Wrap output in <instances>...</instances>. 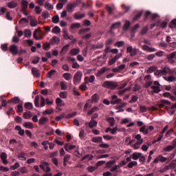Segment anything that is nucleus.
Returning <instances> with one entry per match:
<instances>
[{
  "label": "nucleus",
  "mask_w": 176,
  "mask_h": 176,
  "mask_svg": "<svg viewBox=\"0 0 176 176\" xmlns=\"http://www.w3.org/2000/svg\"><path fill=\"white\" fill-rule=\"evenodd\" d=\"M102 87H107V89H111V90H113L118 87V82H115L113 81H105L103 82Z\"/></svg>",
  "instance_id": "nucleus-4"
},
{
  "label": "nucleus",
  "mask_w": 176,
  "mask_h": 176,
  "mask_svg": "<svg viewBox=\"0 0 176 176\" xmlns=\"http://www.w3.org/2000/svg\"><path fill=\"white\" fill-rule=\"evenodd\" d=\"M114 163H116V161H115V160L109 161V162H107V164H106V167H107V168H111L112 166H113V164H114Z\"/></svg>",
  "instance_id": "nucleus-51"
},
{
  "label": "nucleus",
  "mask_w": 176,
  "mask_h": 176,
  "mask_svg": "<svg viewBox=\"0 0 176 176\" xmlns=\"http://www.w3.org/2000/svg\"><path fill=\"white\" fill-rule=\"evenodd\" d=\"M170 104H171V102H170L168 100H162L159 104L158 106L162 108V107H164V105L168 104L170 105Z\"/></svg>",
  "instance_id": "nucleus-34"
},
{
  "label": "nucleus",
  "mask_w": 176,
  "mask_h": 176,
  "mask_svg": "<svg viewBox=\"0 0 176 176\" xmlns=\"http://www.w3.org/2000/svg\"><path fill=\"white\" fill-rule=\"evenodd\" d=\"M31 27H36L38 25V21L35 19H30Z\"/></svg>",
  "instance_id": "nucleus-38"
},
{
  "label": "nucleus",
  "mask_w": 176,
  "mask_h": 176,
  "mask_svg": "<svg viewBox=\"0 0 176 176\" xmlns=\"http://www.w3.org/2000/svg\"><path fill=\"white\" fill-rule=\"evenodd\" d=\"M79 53H80V47L73 48L70 51L71 56H78V54H79Z\"/></svg>",
  "instance_id": "nucleus-14"
},
{
  "label": "nucleus",
  "mask_w": 176,
  "mask_h": 176,
  "mask_svg": "<svg viewBox=\"0 0 176 176\" xmlns=\"http://www.w3.org/2000/svg\"><path fill=\"white\" fill-rule=\"evenodd\" d=\"M28 1L27 0H22L21 1V10H25L27 8H28Z\"/></svg>",
  "instance_id": "nucleus-22"
},
{
  "label": "nucleus",
  "mask_w": 176,
  "mask_h": 176,
  "mask_svg": "<svg viewBox=\"0 0 176 176\" xmlns=\"http://www.w3.org/2000/svg\"><path fill=\"white\" fill-rule=\"evenodd\" d=\"M32 74L34 78H40L41 77V72H39V69L36 67H32Z\"/></svg>",
  "instance_id": "nucleus-11"
},
{
  "label": "nucleus",
  "mask_w": 176,
  "mask_h": 176,
  "mask_svg": "<svg viewBox=\"0 0 176 176\" xmlns=\"http://www.w3.org/2000/svg\"><path fill=\"white\" fill-rule=\"evenodd\" d=\"M168 168H170V167L167 165H165L164 167L161 168L160 169V173H166V171H167V170H168Z\"/></svg>",
  "instance_id": "nucleus-61"
},
{
  "label": "nucleus",
  "mask_w": 176,
  "mask_h": 176,
  "mask_svg": "<svg viewBox=\"0 0 176 176\" xmlns=\"http://www.w3.org/2000/svg\"><path fill=\"white\" fill-rule=\"evenodd\" d=\"M63 76L65 80H70V79H72V75L69 73H64Z\"/></svg>",
  "instance_id": "nucleus-32"
},
{
  "label": "nucleus",
  "mask_w": 176,
  "mask_h": 176,
  "mask_svg": "<svg viewBox=\"0 0 176 176\" xmlns=\"http://www.w3.org/2000/svg\"><path fill=\"white\" fill-rule=\"evenodd\" d=\"M16 6H17V3L16 1H11L8 3V8L10 9H14Z\"/></svg>",
  "instance_id": "nucleus-33"
},
{
  "label": "nucleus",
  "mask_w": 176,
  "mask_h": 176,
  "mask_svg": "<svg viewBox=\"0 0 176 176\" xmlns=\"http://www.w3.org/2000/svg\"><path fill=\"white\" fill-rule=\"evenodd\" d=\"M80 28V23H75L71 25L70 28L72 30H74V28Z\"/></svg>",
  "instance_id": "nucleus-54"
},
{
  "label": "nucleus",
  "mask_w": 176,
  "mask_h": 176,
  "mask_svg": "<svg viewBox=\"0 0 176 176\" xmlns=\"http://www.w3.org/2000/svg\"><path fill=\"white\" fill-rule=\"evenodd\" d=\"M140 132L142 133L144 135L149 134V130L146 126H143L140 128Z\"/></svg>",
  "instance_id": "nucleus-20"
},
{
  "label": "nucleus",
  "mask_w": 176,
  "mask_h": 176,
  "mask_svg": "<svg viewBox=\"0 0 176 176\" xmlns=\"http://www.w3.org/2000/svg\"><path fill=\"white\" fill-rule=\"evenodd\" d=\"M18 157L20 160H27V157H25V154L24 153H19Z\"/></svg>",
  "instance_id": "nucleus-49"
},
{
  "label": "nucleus",
  "mask_w": 176,
  "mask_h": 176,
  "mask_svg": "<svg viewBox=\"0 0 176 176\" xmlns=\"http://www.w3.org/2000/svg\"><path fill=\"white\" fill-rule=\"evenodd\" d=\"M10 52L13 56H17V54H19V47L16 45H10Z\"/></svg>",
  "instance_id": "nucleus-10"
},
{
  "label": "nucleus",
  "mask_w": 176,
  "mask_h": 176,
  "mask_svg": "<svg viewBox=\"0 0 176 176\" xmlns=\"http://www.w3.org/2000/svg\"><path fill=\"white\" fill-rule=\"evenodd\" d=\"M152 72H154V75L157 78H161V76H166V75H173V74L176 75V69L173 71L168 66H165L162 69H157V67L153 65L147 69V74H152Z\"/></svg>",
  "instance_id": "nucleus-1"
},
{
  "label": "nucleus",
  "mask_w": 176,
  "mask_h": 176,
  "mask_svg": "<svg viewBox=\"0 0 176 176\" xmlns=\"http://www.w3.org/2000/svg\"><path fill=\"white\" fill-rule=\"evenodd\" d=\"M93 157H94V156L93 155H85L82 158V160H86L87 159H88V160H92Z\"/></svg>",
  "instance_id": "nucleus-62"
},
{
  "label": "nucleus",
  "mask_w": 176,
  "mask_h": 176,
  "mask_svg": "<svg viewBox=\"0 0 176 176\" xmlns=\"http://www.w3.org/2000/svg\"><path fill=\"white\" fill-rule=\"evenodd\" d=\"M130 28V21H126L124 25L123 30L124 31H127Z\"/></svg>",
  "instance_id": "nucleus-50"
},
{
  "label": "nucleus",
  "mask_w": 176,
  "mask_h": 176,
  "mask_svg": "<svg viewBox=\"0 0 176 176\" xmlns=\"http://www.w3.org/2000/svg\"><path fill=\"white\" fill-rule=\"evenodd\" d=\"M54 112V109H47V110H45L44 111H43V115H52V113H53Z\"/></svg>",
  "instance_id": "nucleus-41"
},
{
  "label": "nucleus",
  "mask_w": 176,
  "mask_h": 176,
  "mask_svg": "<svg viewBox=\"0 0 176 176\" xmlns=\"http://www.w3.org/2000/svg\"><path fill=\"white\" fill-rule=\"evenodd\" d=\"M0 157L3 164H8V155L6 153H2L0 155Z\"/></svg>",
  "instance_id": "nucleus-16"
},
{
  "label": "nucleus",
  "mask_w": 176,
  "mask_h": 176,
  "mask_svg": "<svg viewBox=\"0 0 176 176\" xmlns=\"http://www.w3.org/2000/svg\"><path fill=\"white\" fill-rule=\"evenodd\" d=\"M83 17H85V14L83 13L80 14L79 12H77L74 14V19L76 20H80V19H83Z\"/></svg>",
  "instance_id": "nucleus-28"
},
{
  "label": "nucleus",
  "mask_w": 176,
  "mask_h": 176,
  "mask_svg": "<svg viewBox=\"0 0 176 176\" xmlns=\"http://www.w3.org/2000/svg\"><path fill=\"white\" fill-rule=\"evenodd\" d=\"M107 122H109L110 126H113L115 125V118L113 117H107Z\"/></svg>",
  "instance_id": "nucleus-31"
},
{
  "label": "nucleus",
  "mask_w": 176,
  "mask_h": 176,
  "mask_svg": "<svg viewBox=\"0 0 176 176\" xmlns=\"http://www.w3.org/2000/svg\"><path fill=\"white\" fill-rule=\"evenodd\" d=\"M85 80L86 82H89V83H93V82L96 80V76L92 75L90 77H86Z\"/></svg>",
  "instance_id": "nucleus-35"
},
{
  "label": "nucleus",
  "mask_w": 176,
  "mask_h": 176,
  "mask_svg": "<svg viewBox=\"0 0 176 176\" xmlns=\"http://www.w3.org/2000/svg\"><path fill=\"white\" fill-rule=\"evenodd\" d=\"M60 87L62 90H67L68 86L67 85V82H60Z\"/></svg>",
  "instance_id": "nucleus-60"
},
{
  "label": "nucleus",
  "mask_w": 176,
  "mask_h": 176,
  "mask_svg": "<svg viewBox=\"0 0 176 176\" xmlns=\"http://www.w3.org/2000/svg\"><path fill=\"white\" fill-rule=\"evenodd\" d=\"M144 80L146 81V87H149L152 85V76L147 75L144 78Z\"/></svg>",
  "instance_id": "nucleus-12"
},
{
  "label": "nucleus",
  "mask_w": 176,
  "mask_h": 176,
  "mask_svg": "<svg viewBox=\"0 0 176 176\" xmlns=\"http://www.w3.org/2000/svg\"><path fill=\"white\" fill-rule=\"evenodd\" d=\"M56 104L57 107L64 106V104H63V100H61L60 98H57L56 99Z\"/></svg>",
  "instance_id": "nucleus-40"
},
{
  "label": "nucleus",
  "mask_w": 176,
  "mask_h": 176,
  "mask_svg": "<svg viewBox=\"0 0 176 176\" xmlns=\"http://www.w3.org/2000/svg\"><path fill=\"white\" fill-rule=\"evenodd\" d=\"M67 96H68L67 91H62L59 94V97H60V98L65 99L67 98Z\"/></svg>",
  "instance_id": "nucleus-57"
},
{
  "label": "nucleus",
  "mask_w": 176,
  "mask_h": 176,
  "mask_svg": "<svg viewBox=\"0 0 176 176\" xmlns=\"http://www.w3.org/2000/svg\"><path fill=\"white\" fill-rule=\"evenodd\" d=\"M45 9H47L48 10H52L53 9V6H52V4H50L47 1L45 2Z\"/></svg>",
  "instance_id": "nucleus-59"
},
{
  "label": "nucleus",
  "mask_w": 176,
  "mask_h": 176,
  "mask_svg": "<svg viewBox=\"0 0 176 176\" xmlns=\"http://www.w3.org/2000/svg\"><path fill=\"white\" fill-rule=\"evenodd\" d=\"M122 25V23L120 21L116 22L113 23L111 26V30H113L115 28H119Z\"/></svg>",
  "instance_id": "nucleus-43"
},
{
  "label": "nucleus",
  "mask_w": 176,
  "mask_h": 176,
  "mask_svg": "<svg viewBox=\"0 0 176 176\" xmlns=\"http://www.w3.org/2000/svg\"><path fill=\"white\" fill-rule=\"evenodd\" d=\"M126 52L130 54V56H134L137 55L138 50L135 47L133 48V46H129L126 48Z\"/></svg>",
  "instance_id": "nucleus-8"
},
{
  "label": "nucleus",
  "mask_w": 176,
  "mask_h": 176,
  "mask_svg": "<svg viewBox=\"0 0 176 176\" xmlns=\"http://www.w3.org/2000/svg\"><path fill=\"white\" fill-rule=\"evenodd\" d=\"M125 141L127 143V145H131L133 143L135 142V140H131V138H126Z\"/></svg>",
  "instance_id": "nucleus-58"
},
{
  "label": "nucleus",
  "mask_w": 176,
  "mask_h": 176,
  "mask_svg": "<svg viewBox=\"0 0 176 176\" xmlns=\"http://www.w3.org/2000/svg\"><path fill=\"white\" fill-rule=\"evenodd\" d=\"M99 100H100V96L97 94H94L91 98V102L94 104H96V102H98Z\"/></svg>",
  "instance_id": "nucleus-18"
},
{
  "label": "nucleus",
  "mask_w": 176,
  "mask_h": 176,
  "mask_svg": "<svg viewBox=\"0 0 176 176\" xmlns=\"http://www.w3.org/2000/svg\"><path fill=\"white\" fill-rule=\"evenodd\" d=\"M49 122V118L46 117H42L39 119V124H45Z\"/></svg>",
  "instance_id": "nucleus-30"
},
{
  "label": "nucleus",
  "mask_w": 176,
  "mask_h": 176,
  "mask_svg": "<svg viewBox=\"0 0 176 176\" xmlns=\"http://www.w3.org/2000/svg\"><path fill=\"white\" fill-rule=\"evenodd\" d=\"M52 34H55L56 35H58L60 32H61V29L58 26H55L52 30Z\"/></svg>",
  "instance_id": "nucleus-23"
},
{
  "label": "nucleus",
  "mask_w": 176,
  "mask_h": 176,
  "mask_svg": "<svg viewBox=\"0 0 176 176\" xmlns=\"http://www.w3.org/2000/svg\"><path fill=\"white\" fill-rule=\"evenodd\" d=\"M15 130H17V131H19V135H24V134L25 133L24 129H21V126L19 125L15 126Z\"/></svg>",
  "instance_id": "nucleus-25"
},
{
  "label": "nucleus",
  "mask_w": 176,
  "mask_h": 176,
  "mask_svg": "<svg viewBox=\"0 0 176 176\" xmlns=\"http://www.w3.org/2000/svg\"><path fill=\"white\" fill-rule=\"evenodd\" d=\"M25 109H28V110L32 109V103L31 102L25 103Z\"/></svg>",
  "instance_id": "nucleus-63"
},
{
  "label": "nucleus",
  "mask_w": 176,
  "mask_h": 176,
  "mask_svg": "<svg viewBox=\"0 0 176 176\" xmlns=\"http://www.w3.org/2000/svg\"><path fill=\"white\" fill-rule=\"evenodd\" d=\"M23 35L25 36V38H31V36H32V32L30 30L26 29L23 32Z\"/></svg>",
  "instance_id": "nucleus-24"
},
{
  "label": "nucleus",
  "mask_w": 176,
  "mask_h": 176,
  "mask_svg": "<svg viewBox=\"0 0 176 176\" xmlns=\"http://www.w3.org/2000/svg\"><path fill=\"white\" fill-rule=\"evenodd\" d=\"M75 148H76V146L70 144L69 143L65 144V149L67 152H69V151H72V149H75Z\"/></svg>",
  "instance_id": "nucleus-17"
},
{
  "label": "nucleus",
  "mask_w": 176,
  "mask_h": 176,
  "mask_svg": "<svg viewBox=\"0 0 176 176\" xmlns=\"http://www.w3.org/2000/svg\"><path fill=\"white\" fill-rule=\"evenodd\" d=\"M23 126H24V127H25L26 129H34V124H32L31 122H24V123H23Z\"/></svg>",
  "instance_id": "nucleus-29"
},
{
  "label": "nucleus",
  "mask_w": 176,
  "mask_h": 176,
  "mask_svg": "<svg viewBox=\"0 0 176 176\" xmlns=\"http://www.w3.org/2000/svg\"><path fill=\"white\" fill-rule=\"evenodd\" d=\"M137 164H138V163H137V162L135 161H131V162H129L127 165V167L129 168H133V167H134V166H137Z\"/></svg>",
  "instance_id": "nucleus-44"
},
{
  "label": "nucleus",
  "mask_w": 176,
  "mask_h": 176,
  "mask_svg": "<svg viewBox=\"0 0 176 176\" xmlns=\"http://www.w3.org/2000/svg\"><path fill=\"white\" fill-rule=\"evenodd\" d=\"M141 145H142V144L135 142V143L132 144L131 146L133 149H140V148H141Z\"/></svg>",
  "instance_id": "nucleus-39"
},
{
  "label": "nucleus",
  "mask_w": 176,
  "mask_h": 176,
  "mask_svg": "<svg viewBox=\"0 0 176 176\" xmlns=\"http://www.w3.org/2000/svg\"><path fill=\"white\" fill-rule=\"evenodd\" d=\"M138 28H140V25L136 24L131 30V36L132 37L134 36V33L135 32V31L137 30H138Z\"/></svg>",
  "instance_id": "nucleus-48"
},
{
  "label": "nucleus",
  "mask_w": 176,
  "mask_h": 176,
  "mask_svg": "<svg viewBox=\"0 0 176 176\" xmlns=\"http://www.w3.org/2000/svg\"><path fill=\"white\" fill-rule=\"evenodd\" d=\"M157 25H159L162 28H166L167 27V22L166 21L157 22Z\"/></svg>",
  "instance_id": "nucleus-45"
},
{
  "label": "nucleus",
  "mask_w": 176,
  "mask_h": 176,
  "mask_svg": "<svg viewBox=\"0 0 176 176\" xmlns=\"http://www.w3.org/2000/svg\"><path fill=\"white\" fill-rule=\"evenodd\" d=\"M40 168H41L42 170H43V171H45V173H49L50 172V167H49V163L46 162H42L40 166H39Z\"/></svg>",
  "instance_id": "nucleus-9"
},
{
  "label": "nucleus",
  "mask_w": 176,
  "mask_h": 176,
  "mask_svg": "<svg viewBox=\"0 0 176 176\" xmlns=\"http://www.w3.org/2000/svg\"><path fill=\"white\" fill-rule=\"evenodd\" d=\"M163 78L166 82H168L169 83H171L172 82H175L176 78L174 76H163Z\"/></svg>",
  "instance_id": "nucleus-15"
},
{
  "label": "nucleus",
  "mask_w": 176,
  "mask_h": 176,
  "mask_svg": "<svg viewBox=\"0 0 176 176\" xmlns=\"http://www.w3.org/2000/svg\"><path fill=\"white\" fill-rule=\"evenodd\" d=\"M152 93L157 94L160 91V82L158 81L154 82V85L151 86Z\"/></svg>",
  "instance_id": "nucleus-7"
},
{
  "label": "nucleus",
  "mask_w": 176,
  "mask_h": 176,
  "mask_svg": "<svg viewBox=\"0 0 176 176\" xmlns=\"http://www.w3.org/2000/svg\"><path fill=\"white\" fill-rule=\"evenodd\" d=\"M58 21H60V17L58 15H55L52 17V23L57 24L58 23Z\"/></svg>",
  "instance_id": "nucleus-42"
},
{
  "label": "nucleus",
  "mask_w": 176,
  "mask_h": 176,
  "mask_svg": "<svg viewBox=\"0 0 176 176\" xmlns=\"http://www.w3.org/2000/svg\"><path fill=\"white\" fill-rule=\"evenodd\" d=\"M170 28H176V19H173L170 24L169 25Z\"/></svg>",
  "instance_id": "nucleus-64"
},
{
  "label": "nucleus",
  "mask_w": 176,
  "mask_h": 176,
  "mask_svg": "<svg viewBox=\"0 0 176 176\" xmlns=\"http://www.w3.org/2000/svg\"><path fill=\"white\" fill-rule=\"evenodd\" d=\"M111 105H115L116 104H120L121 108H124L127 105L126 102H122V100L120 98H118V96L113 95L111 96Z\"/></svg>",
  "instance_id": "nucleus-2"
},
{
  "label": "nucleus",
  "mask_w": 176,
  "mask_h": 176,
  "mask_svg": "<svg viewBox=\"0 0 176 176\" xmlns=\"http://www.w3.org/2000/svg\"><path fill=\"white\" fill-rule=\"evenodd\" d=\"M79 137L80 140H85V130H83V129H80L79 132Z\"/></svg>",
  "instance_id": "nucleus-53"
},
{
  "label": "nucleus",
  "mask_w": 176,
  "mask_h": 176,
  "mask_svg": "<svg viewBox=\"0 0 176 176\" xmlns=\"http://www.w3.org/2000/svg\"><path fill=\"white\" fill-rule=\"evenodd\" d=\"M85 126L87 127H89V129H93V127H96V126H97V122L96 120H91L89 122H86Z\"/></svg>",
  "instance_id": "nucleus-13"
},
{
  "label": "nucleus",
  "mask_w": 176,
  "mask_h": 176,
  "mask_svg": "<svg viewBox=\"0 0 176 176\" xmlns=\"http://www.w3.org/2000/svg\"><path fill=\"white\" fill-rule=\"evenodd\" d=\"M68 47H69V44H67L66 45H65L62 48L60 53H64V54L67 53L68 52Z\"/></svg>",
  "instance_id": "nucleus-52"
},
{
  "label": "nucleus",
  "mask_w": 176,
  "mask_h": 176,
  "mask_svg": "<svg viewBox=\"0 0 176 176\" xmlns=\"http://www.w3.org/2000/svg\"><path fill=\"white\" fill-rule=\"evenodd\" d=\"M63 38L65 39H70V40H72L74 39V36L71 35L69 36V34H68V30H63Z\"/></svg>",
  "instance_id": "nucleus-19"
},
{
  "label": "nucleus",
  "mask_w": 176,
  "mask_h": 176,
  "mask_svg": "<svg viewBox=\"0 0 176 176\" xmlns=\"http://www.w3.org/2000/svg\"><path fill=\"white\" fill-rule=\"evenodd\" d=\"M135 140H137L136 142H139V144L144 143V139L142 138L140 134L136 135L135 137Z\"/></svg>",
  "instance_id": "nucleus-27"
},
{
  "label": "nucleus",
  "mask_w": 176,
  "mask_h": 176,
  "mask_svg": "<svg viewBox=\"0 0 176 176\" xmlns=\"http://www.w3.org/2000/svg\"><path fill=\"white\" fill-rule=\"evenodd\" d=\"M80 2H82V1L78 0L76 2L67 4V12L72 13V12H74V9H75V8H76L78 5L80 3Z\"/></svg>",
  "instance_id": "nucleus-5"
},
{
  "label": "nucleus",
  "mask_w": 176,
  "mask_h": 176,
  "mask_svg": "<svg viewBox=\"0 0 176 176\" xmlns=\"http://www.w3.org/2000/svg\"><path fill=\"white\" fill-rule=\"evenodd\" d=\"M24 119H31L32 118V113L30 111L25 112L23 113Z\"/></svg>",
  "instance_id": "nucleus-37"
},
{
  "label": "nucleus",
  "mask_w": 176,
  "mask_h": 176,
  "mask_svg": "<svg viewBox=\"0 0 176 176\" xmlns=\"http://www.w3.org/2000/svg\"><path fill=\"white\" fill-rule=\"evenodd\" d=\"M102 142V137H94L92 138V142H96L97 144Z\"/></svg>",
  "instance_id": "nucleus-36"
},
{
  "label": "nucleus",
  "mask_w": 176,
  "mask_h": 176,
  "mask_svg": "<svg viewBox=\"0 0 176 176\" xmlns=\"http://www.w3.org/2000/svg\"><path fill=\"white\" fill-rule=\"evenodd\" d=\"M33 38L36 39V41H41L43 39V33H42V30H41V28L35 30L33 33Z\"/></svg>",
  "instance_id": "nucleus-3"
},
{
  "label": "nucleus",
  "mask_w": 176,
  "mask_h": 176,
  "mask_svg": "<svg viewBox=\"0 0 176 176\" xmlns=\"http://www.w3.org/2000/svg\"><path fill=\"white\" fill-rule=\"evenodd\" d=\"M173 149H174V146H173L171 145H168V146H166V147H164V152H171V151H173Z\"/></svg>",
  "instance_id": "nucleus-46"
},
{
  "label": "nucleus",
  "mask_w": 176,
  "mask_h": 176,
  "mask_svg": "<svg viewBox=\"0 0 176 176\" xmlns=\"http://www.w3.org/2000/svg\"><path fill=\"white\" fill-rule=\"evenodd\" d=\"M130 122H131V118H126L122 119L121 124H126V123H130Z\"/></svg>",
  "instance_id": "nucleus-56"
},
{
  "label": "nucleus",
  "mask_w": 176,
  "mask_h": 176,
  "mask_svg": "<svg viewBox=\"0 0 176 176\" xmlns=\"http://www.w3.org/2000/svg\"><path fill=\"white\" fill-rule=\"evenodd\" d=\"M82 72H77L74 76V85H79L82 80Z\"/></svg>",
  "instance_id": "nucleus-6"
},
{
  "label": "nucleus",
  "mask_w": 176,
  "mask_h": 176,
  "mask_svg": "<svg viewBox=\"0 0 176 176\" xmlns=\"http://www.w3.org/2000/svg\"><path fill=\"white\" fill-rule=\"evenodd\" d=\"M142 155V153L135 152L132 154L133 160H138L140 156Z\"/></svg>",
  "instance_id": "nucleus-21"
},
{
  "label": "nucleus",
  "mask_w": 176,
  "mask_h": 176,
  "mask_svg": "<svg viewBox=\"0 0 176 176\" xmlns=\"http://www.w3.org/2000/svg\"><path fill=\"white\" fill-rule=\"evenodd\" d=\"M34 105L36 108H39V96H36L34 99Z\"/></svg>",
  "instance_id": "nucleus-55"
},
{
  "label": "nucleus",
  "mask_w": 176,
  "mask_h": 176,
  "mask_svg": "<svg viewBox=\"0 0 176 176\" xmlns=\"http://www.w3.org/2000/svg\"><path fill=\"white\" fill-rule=\"evenodd\" d=\"M71 160V155H66L64 157L63 159V166L65 167L67 166V164Z\"/></svg>",
  "instance_id": "nucleus-26"
},
{
  "label": "nucleus",
  "mask_w": 176,
  "mask_h": 176,
  "mask_svg": "<svg viewBox=\"0 0 176 176\" xmlns=\"http://www.w3.org/2000/svg\"><path fill=\"white\" fill-rule=\"evenodd\" d=\"M19 171H20V173H21V174H28V169L27 168V167L23 166V167L20 168Z\"/></svg>",
  "instance_id": "nucleus-47"
}]
</instances>
